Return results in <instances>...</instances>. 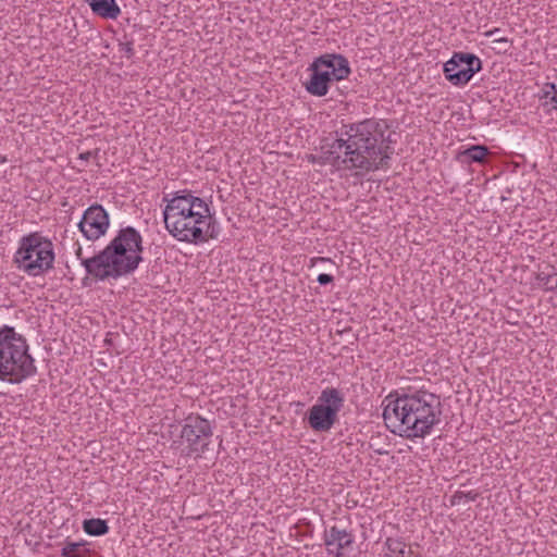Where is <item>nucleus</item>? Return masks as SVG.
I'll list each match as a JSON object with an SVG mask.
<instances>
[{"instance_id":"10","label":"nucleus","mask_w":557,"mask_h":557,"mask_svg":"<svg viewBox=\"0 0 557 557\" xmlns=\"http://www.w3.org/2000/svg\"><path fill=\"white\" fill-rule=\"evenodd\" d=\"M109 214L100 205L87 208L78 222V228L88 240L103 236L109 228Z\"/></svg>"},{"instance_id":"18","label":"nucleus","mask_w":557,"mask_h":557,"mask_svg":"<svg viewBox=\"0 0 557 557\" xmlns=\"http://www.w3.org/2000/svg\"><path fill=\"white\" fill-rule=\"evenodd\" d=\"M478 496H479V493L475 491H469V492L458 491L451 496L450 503L454 506L460 505V504H466V503L475 500Z\"/></svg>"},{"instance_id":"7","label":"nucleus","mask_w":557,"mask_h":557,"mask_svg":"<svg viewBox=\"0 0 557 557\" xmlns=\"http://www.w3.org/2000/svg\"><path fill=\"white\" fill-rule=\"evenodd\" d=\"M344 401V396L337 388H324L318 398V404L309 409L307 417L309 426L315 432H329L337 421V414Z\"/></svg>"},{"instance_id":"9","label":"nucleus","mask_w":557,"mask_h":557,"mask_svg":"<svg viewBox=\"0 0 557 557\" xmlns=\"http://www.w3.org/2000/svg\"><path fill=\"white\" fill-rule=\"evenodd\" d=\"M482 70V61L473 53L455 52L444 64L446 79L455 86L468 84Z\"/></svg>"},{"instance_id":"17","label":"nucleus","mask_w":557,"mask_h":557,"mask_svg":"<svg viewBox=\"0 0 557 557\" xmlns=\"http://www.w3.org/2000/svg\"><path fill=\"white\" fill-rule=\"evenodd\" d=\"M500 33L499 28H493L491 30H487L484 33L485 37H495L493 39V44H496L499 46V51L507 52L511 41L507 37H497V35Z\"/></svg>"},{"instance_id":"12","label":"nucleus","mask_w":557,"mask_h":557,"mask_svg":"<svg viewBox=\"0 0 557 557\" xmlns=\"http://www.w3.org/2000/svg\"><path fill=\"white\" fill-rule=\"evenodd\" d=\"M354 536L345 529H339L333 525L325 532V545L330 554L336 557L346 555L347 550L351 548Z\"/></svg>"},{"instance_id":"22","label":"nucleus","mask_w":557,"mask_h":557,"mask_svg":"<svg viewBox=\"0 0 557 557\" xmlns=\"http://www.w3.org/2000/svg\"><path fill=\"white\" fill-rule=\"evenodd\" d=\"M317 281L320 285H327L334 281V277L331 274L321 273L318 275Z\"/></svg>"},{"instance_id":"19","label":"nucleus","mask_w":557,"mask_h":557,"mask_svg":"<svg viewBox=\"0 0 557 557\" xmlns=\"http://www.w3.org/2000/svg\"><path fill=\"white\" fill-rule=\"evenodd\" d=\"M85 532L89 535L100 536L109 531L108 524H83Z\"/></svg>"},{"instance_id":"5","label":"nucleus","mask_w":557,"mask_h":557,"mask_svg":"<svg viewBox=\"0 0 557 557\" xmlns=\"http://www.w3.org/2000/svg\"><path fill=\"white\" fill-rule=\"evenodd\" d=\"M35 360L28 352L25 337L14 327L0 329V380L20 384L36 374Z\"/></svg>"},{"instance_id":"11","label":"nucleus","mask_w":557,"mask_h":557,"mask_svg":"<svg viewBox=\"0 0 557 557\" xmlns=\"http://www.w3.org/2000/svg\"><path fill=\"white\" fill-rule=\"evenodd\" d=\"M313 67L320 71H327V76L334 82L345 79L349 76L351 70L348 60L336 53H326L314 59Z\"/></svg>"},{"instance_id":"27","label":"nucleus","mask_w":557,"mask_h":557,"mask_svg":"<svg viewBox=\"0 0 557 557\" xmlns=\"http://www.w3.org/2000/svg\"><path fill=\"white\" fill-rule=\"evenodd\" d=\"M7 161H8L7 157L0 154V164L5 163Z\"/></svg>"},{"instance_id":"4","label":"nucleus","mask_w":557,"mask_h":557,"mask_svg":"<svg viewBox=\"0 0 557 557\" xmlns=\"http://www.w3.org/2000/svg\"><path fill=\"white\" fill-rule=\"evenodd\" d=\"M143 251L141 234L133 226H125L98 255L84 259L82 247L78 246L76 257L88 274L104 281L133 273L144 260Z\"/></svg>"},{"instance_id":"14","label":"nucleus","mask_w":557,"mask_h":557,"mask_svg":"<svg viewBox=\"0 0 557 557\" xmlns=\"http://www.w3.org/2000/svg\"><path fill=\"white\" fill-rule=\"evenodd\" d=\"M90 7L91 11L102 17L115 20L120 13V7L116 4L115 0H85Z\"/></svg>"},{"instance_id":"2","label":"nucleus","mask_w":557,"mask_h":557,"mask_svg":"<svg viewBox=\"0 0 557 557\" xmlns=\"http://www.w3.org/2000/svg\"><path fill=\"white\" fill-rule=\"evenodd\" d=\"M383 419L386 426L407 440L424 438L442 421L443 406L438 395L426 389L408 391L385 399Z\"/></svg>"},{"instance_id":"6","label":"nucleus","mask_w":557,"mask_h":557,"mask_svg":"<svg viewBox=\"0 0 557 557\" xmlns=\"http://www.w3.org/2000/svg\"><path fill=\"white\" fill-rule=\"evenodd\" d=\"M54 257L52 242L39 233H30L20 239L14 263L20 271L38 276L53 268Z\"/></svg>"},{"instance_id":"16","label":"nucleus","mask_w":557,"mask_h":557,"mask_svg":"<svg viewBox=\"0 0 557 557\" xmlns=\"http://www.w3.org/2000/svg\"><path fill=\"white\" fill-rule=\"evenodd\" d=\"M86 545L87 543L84 541H66L62 547L61 555L62 557H87L89 555V549Z\"/></svg>"},{"instance_id":"20","label":"nucleus","mask_w":557,"mask_h":557,"mask_svg":"<svg viewBox=\"0 0 557 557\" xmlns=\"http://www.w3.org/2000/svg\"><path fill=\"white\" fill-rule=\"evenodd\" d=\"M537 280L545 286L546 289L552 290L557 287V281L554 282V278L550 274L541 272L537 274Z\"/></svg>"},{"instance_id":"3","label":"nucleus","mask_w":557,"mask_h":557,"mask_svg":"<svg viewBox=\"0 0 557 557\" xmlns=\"http://www.w3.org/2000/svg\"><path fill=\"white\" fill-rule=\"evenodd\" d=\"M166 206L163 221L166 231L178 242L199 244L216 238L215 220L208 203L187 190L176 191Z\"/></svg>"},{"instance_id":"21","label":"nucleus","mask_w":557,"mask_h":557,"mask_svg":"<svg viewBox=\"0 0 557 557\" xmlns=\"http://www.w3.org/2000/svg\"><path fill=\"white\" fill-rule=\"evenodd\" d=\"M120 51L124 52L127 58H132L134 55L133 44L131 41L121 42L120 44Z\"/></svg>"},{"instance_id":"26","label":"nucleus","mask_w":557,"mask_h":557,"mask_svg":"<svg viewBox=\"0 0 557 557\" xmlns=\"http://www.w3.org/2000/svg\"><path fill=\"white\" fill-rule=\"evenodd\" d=\"M30 523H27L26 527L24 529L21 530V532H25V531H30Z\"/></svg>"},{"instance_id":"28","label":"nucleus","mask_w":557,"mask_h":557,"mask_svg":"<svg viewBox=\"0 0 557 557\" xmlns=\"http://www.w3.org/2000/svg\"><path fill=\"white\" fill-rule=\"evenodd\" d=\"M320 260L323 261V262L324 261H330V259H325V258H321Z\"/></svg>"},{"instance_id":"25","label":"nucleus","mask_w":557,"mask_h":557,"mask_svg":"<svg viewBox=\"0 0 557 557\" xmlns=\"http://www.w3.org/2000/svg\"><path fill=\"white\" fill-rule=\"evenodd\" d=\"M83 522L94 523V522H107V521L103 519H100V518H89V519H84Z\"/></svg>"},{"instance_id":"24","label":"nucleus","mask_w":557,"mask_h":557,"mask_svg":"<svg viewBox=\"0 0 557 557\" xmlns=\"http://www.w3.org/2000/svg\"><path fill=\"white\" fill-rule=\"evenodd\" d=\"M97 152H98L97 150L82 152V153H79L78 159L87 162L91 157L96 156Z\"/></svg>"},{"instance_id":"13","label":"nucleus","mask_w":557,"mask_h":557,"mask_svg":"<svg viewBox=\"0 0 557 557\" xmlns=\"http://www.w3.org/2000/svg\"><path fill=\"white\" fill-rule=\"evenodd\" d=\"M308 71L311 72L310 78L304 84L306 90L315 97H323L327 94L330 85L334 83L327 76V71H320L318 67H313L311 63Z\"/></svg>"},{"instance_id":"23","label":"nucleus","mask_w":557,"mask_h":557,"mask_svg":"<svg viewBox=\"0 0 557 557\" xmlns=\"http://www.w3.org/2000/svg\"><path fill=\"white\" fill-rule=\"evenodd\" d=\"M546 106H550L553 109H557V92H555L552 97H548V94H546Z\"/></svg>"},{"instance_id":"15","label":"nucleus","mask_w":557,"mask_h":557,"mask_svg":"<svg viewBox=\"0 0 557 557\" xmlns=\"http://www.w3.org/2000/svg\"><path fill=\"white\" fill-rule=\"evenodd\" d=\"M488 154V148L483 145H473L468 149L461 150L457 154V160L462 163H481L485 160V157Z\"/></svg>"},{"instance_id":"1","label":"nucleus","mask_w":557,"mask_h":557,"mask_svg":"<svg viewBox=\"0 0 557 557\" xmlns=\"http://www.w3.org/2000/svg\"><path fill=\"white\" fill-rule=\"evenodd\" d=\"M386 125L373 119L343 125L332 144L322 146L323 163L338 170L371 172L388 164L393 149L384 138Z\"/></svg>"},{"instance_id":"8","label":"nucleus","mask_w":557,"mask_h":557,"mask_svg":"<svg viewBox=\"0 0 557 557\" xmlns=\"http://www.w3.org/2000/svg\"><path fill=\"white\" fill-rule=\"evenodd\" d=\"M213 429L211 422L199 414H190L184 419L181 429V440L185 443V454L201 457L211 444Z\"/></svg>"}]
</instances>
